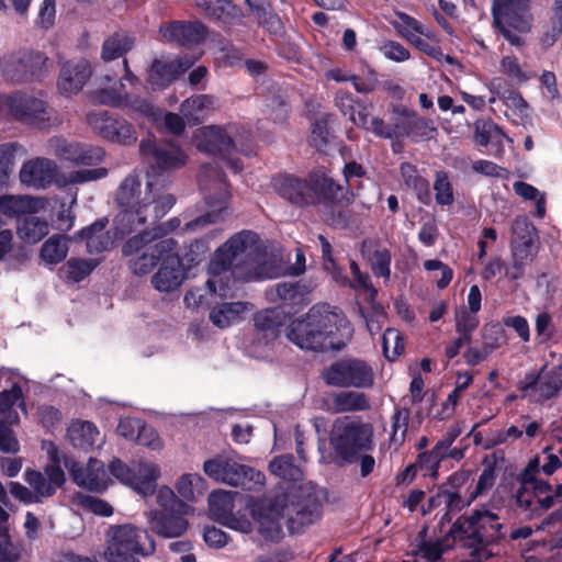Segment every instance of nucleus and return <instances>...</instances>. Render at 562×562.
<instances>
[{
  "mask_svg": "<svg viewBox=\"0 0 562 562\" xmlns=\"http://www.w3.org/2000/svg\"><path fill=\"white\" fill-rule=\"evenodd\" d=\"M257 245V235L244 231L232 236L212 256L205 285L211 294L227 297L234 294L238 280L273 279L281 270L272 262L255 267L250 258Z\"/></svg>",
  "mask_w": 562,
  "mask_h": 562,
  "instance_id": "obj_1",
  "label": "nucleus"
},
{
  "mask_svg": "<svg viewBox=\"0 0 562 562\" xmlns=\"http://www.w3.org/2000/svg\"><path fill=\"white\" fill-rule=\"evenodd\" d=\"M116 201L122 207L114 221L116 238H123L137 226L156 223L176 202L162 180L148 176L143 188L136 175H130L121 182Z\"/></svg>",
  "mask_w": 562,
  "mask_h": 562,
  "instance_id": "obj_2",
  "label": "nucleus"
},
{
  "mask_svg": "<svg viewBox=\"0 0 562 562\" xmlns=\"http://www.w3.org/2000/svg\"><path fill=\"white\" fill-rule=\"evenodd\" d=\"M249 508L258 524L260 533L268 539H276L282 530L281 520L285 517L292 533L300 532L305 526L321 517V504L315 497L299 499L296 490L278 495L274 499L260 498L251 501Z\"/></svg>",
  "mask_w": 562,
  "mask_h": 562,
  "instance_id": "obj_3",
  "label": "nucleus"
},
{
  "mask_svg": "<svg viewBox=\"0 0 562 562\" xmlns=\"http://www.w3.org/2000/svg\"><path fill=\"white\" fill-rule=\"evenodd\" d=\"M351 335V328L344 314L328 304H317L293 321L288 329V339L301 349H340Z\"/></svg>",
  "mask_w": 562,
  "mask_h": 562,
  "instance_id": "obj_4",
  "label": "nucleus"
},
{
  "mask_svg": "<svg viewBox=\"0 0 562 562\" xmlns=\"http://www.w3.org/2000/svg\"><path fill=\"white\" fill-rule=\"evenodd\" d=\"M272 186L282 199L300 207L322 202L348 205L353 200L349 188L336 183L325 168H317L305 178L278 176Z\"/></svg>",
  "mask_w": 562,
  "mask_h": 562,
  "instance_id": "obj_5",
  "label": "nucleus"
},
{
  "mask_svg": "<svg viewBox=\"0 0 562 562\" xmlns=\"http://www.w3.org/2000/svg\"><path fill=\"white\" fill-rule=\"evenodd\" d=\"M154 551L148 532L135 525H112L105 532L104 562H140Z\"/></svg>",
  "mask_w": 562,
  "mask_h": 562,
  "instance_id": "obj_6",
  "label": "nucleus"
},
{
  "mask_svg": "<svg viewBox=\"0 0 562 562\" xmlns=\"http://www.w3.org/2000/svg\"><path fill=\"white\" fill-rule=\"evenodd\" d=\"M503 507L501 497L493 496L491 505H483L471 516L459 519L451 530L454 541L475 547L490 544L503 538V525L497 510Z\"/></svg>",
  "mask_w": 562,
  "mask_h": 562,
  "instance_id": "obj_7",
  "label": "nucleus"
},
{
  "mask_svg": "<svg viewBox=\"0 0 562 562\" xmlns=\"http://www.w3.org/2000/svg\"><path fill=\"white\" fill-rule=\"evenodd\" d=\"M158 238L157 234L150 231H143L128 238L124 244L122 251L125 257H130L128 265L133 273L146 276L156 267L162 257L178 247L173 238Z\"/></svg>",
  "mask_w": 562,
  "mask_h": 562,
  "instance_id": "obj_8",
  "label": "nucleus"
},
{
  "mask_svg": "<svg viewBox=\"0 0 562 562\" xmlns=\"http://www.w3.org/2000/svg\"><path fill=\"white\" fill-rule=\"evenodd\" d=\"M105 168L83 169L74 171L69 178L60 179L58 169L53 160L36 157L25 161L20 170V180L23 184L34 189H45L53 183L63 187L67 183H81L105 177Z\"/></svg>",
  "mask_w": 562,
  "mask_h": 562,
  "instance_id": "obj_9",
  "label": "nucleus"
},
{
  "mask_svg": "<svg viewBox=\"0 0 562 562\" xmlns=\"http://www.w3.org/2000/svg\"><path fill=\"white\" fill-rule=\"evenodd\" d=\"M199 187L204 194L207 212L186 224L184 229L189 232L200 231L207 224L222 220L223 212L226 210V201L229 198L224 177L215 166L204 165L201 167Z\"/></svg>",
  "mask_w": 562,
  "mask_h": 562,
  "instance_id": "obj_10",
  "label": "nucleus"
},
{
  "mask_svg": "<svg viewBox=\"0 0 562 562\" xmlns=\"http://www.w3.org/2000/svg\"><path fill=\"white\" fill-rule=\"evenodd\" d=\"M373 427L348 417L335 420L330 434V445L344 461L351 462L363 451L373 446Z\"/></svg>",
  "mask_w": 562,
  "mask_h": 562,
  "instance_id": "obj_11",
  "label": "nucleus"
},
{
  "mask_svg": "<svg viewBox=\"0 0 562 562\" xmlns=\"http://www.w3.org/2000/svg\"><path fill=\"white\" fill-rule=\"evenodd\" d=\"M4 111L12 117L40 128L57 123L54 110L44 100L24 93L0 94V113Z\"/></svg>",
  "mask_w": 562,
  "mask_h": 562,
  "instance_id": "obj_12",
  "label": "nucleus"
},
{
  "mask_svg": "<svg viewBox=\"0 0 562 562\" xmlns=\"http://www.w3.org/2000/svg\"><path fill=\"white\" fill-rule=\"evenodd\" d=\"M48 58L31 49H19L0 59V74L5 81L12 83L41 79L48 72Z\"/></svg>",
  "mask_w": 562,
  "mask_h": 562,
  "instance_id": "obj_13",
  "label": "nucleus"
},
{
  "mask_svg": "<svg viewBox=\"0 0 562 562\" xmlns=\"http://www.w3.org/2000/svg\"><path fill=\"white\" fill-rule=\"evenodd\" d=\"M529 0H494V26L514 46H521L524 40L517 33L530 30V19L527 14Z\"/></svg>",
  "mask_w": 562,
  "mask_h": 562,
  "instance_id": "obj_14",
  "label": "nucleus"
},
{
  "mask_svg": "<svg viewBox=\"0 0 562 562\" xmlns=\"http://www.w3.org/2000/svg\"><path fill=\"white\" fill-rule=\"evenodd\" d=\"M199 250L203 245L199 241L190 245V250L180 258L177 249L162 257L158 270L151 277L153 286L159 292H171L180 288L187 278V271L199 261Z\"/></svg>",
  "mask_w": 562,
  "mask_h": 562,
  "instance_id": "obj_15",
  "label": "nucleus"
},
{
  "mask_svg": "<svg viewBox=\"0 0 562 562\" xmlns=\"http://www.w3.org/2000/svg\"><path fill=\"white\" fill-rule=\"evenodd\" d=\"M204 473L216 482L254 490L265 483V475L234 460L216 458L203 464Z\"/></svg>",
  "mask_w": 562,
  "mask_h": 562,
  "instance_id": "obj_16",
  "label": "nucleus"
},
{
  "mask_svg": "<svg viewBox=\"0 0 562 562\" xmlns=\"http://www.w3.org/2000/svg\"><path fill=\"white\" fill-rule=\"evenodd\" d=\"M115 77L111 75H103L97 78L98 88L93 92L94 101L112 106H127L132 110L139 112L153 121H158L161 116V111L151 105L145 99L132 98L125 90L122 82H114Z\"/></svg>",
  "mask_w": 562,
  "mask_h": 562,
  "instance_id": "obj_17",
  "label": "nucleus"
},
{
  "mask_svg": "<svg viewBox=\"0 0 562 562\" xmlns=\"http://www.w3.org/2000/svg\"><path fill=\"white\" fill-rule=\"evenodd\" d=\"M328 385L338 387L368 389L374 383L372 368L359 359H342L324 371Z\"/></svg>",
  "mask_w": 562,
  "mask_h": 562,
  "instance_id": "obj_18",
  "label": "nucleus"
},
{
  "mask_svg": "<svg viewBox=\"0 0 562 562\" xmlns=\"http://www.w3.org/2000/svg\"><path fill=\"white\" fill-rule=\"evenodd\" d=\"M43 449L53 463L45 468L44 473L35 470H26L24 473L26 483L34 490L38 501L52 496L65 482L64 471L59 467L61 454L58 448L53 442H43Z\"/></svg>",
  "mask_w": 562,
  "mask_h": 562,
  "instance_id": "obj_19",
  "label": "nucleus"
},
{
  "mask_svg": "<svg viewBox=\"0 0 562 562\" xmlns=\"http://www.w3.org/2000/svg\"><path fill=\"white\" fill-rule=\"evenodd\" d=\"M193 138L198 149L207 154L225 156L237 149V127L232 124L198 128Z\"/></svg>",
  "mask_w": 562,
  "mask_h": 562,
  "instance_id": "obj_20",
  "label": "nucleus"
},
{
  "mask_svg": "<svg viewBox=\"0 0 562 562\" xmlns=\"http://www.w3.org/2000/svg\"><path fill=\"white\" fill-rule=\"evenodd\" d=\"M72 481L82 488L92 492H103L111 483V477L102 461L90 458L87 464H80L75 460H65Z\"/></svg>",
  "mask_w": 562,
  "mask_h": 562,
  "instance_id": "obj_21",
  "label": "nucleus"
},
{
  "mask_svg": "<svg viewBox=\"0 0 562 562\" xmlns=\"http://www.w3.org/2000/svg\"><path fill=\"white\" fill-rule=\"evenodd\" d=\"M336 104L339 106L345 116H348L355 124L371 131L380 137H391L392 128L386 126L383 121L378 117L370 116L368 108L360 101L352 98L347 92H338Z\"/></svg>",
  "mask_w": 562,
  "mask_h": 562,
  "instance_id": "obj_22",
  "label": "nucleus"
},
{
  "mask_svg": "<svg viewBox=\"0 0 562 562\" xmlns=\"http://www.w3.org/2000/svg\"><path fill=\"white\" fill-rule=\"evenodd\" d=\"M519 387L526 395L535 391L539 401L557 397L562 391V366L542 370L538 375L526 374Z\"/></svg>",
  "mask_w": 562,
  "mask_h": 562,
  "instance_id": "obj_23",
  "label": "nucleus"
},
{
  "mask_svg": "<svg viewBox=\"0 0 562 562\" xmlns=\"http://www.w3.org/2000/svg\"><path fill=\"white\" fill-rule=\"evenodd\" d=\"M195 58L179 59L156 58L149 68L147 83L154 89H164L171 85L178 76L193 66Z\"/></svg>",
  "mask_w": 562,
  "mask_h": 562,
  "instance_id": "obj_24",
  "label": "nucleus"
},
{
  "mask_svg": "<svg viewBox=\"0 0 562 562\" xmlns=\"http://www.w3.org/2000/svg\"><path fill=\"white\" fill-rule=\"evenodd\" d=\"M48 145L54 155L76 164L92 165L101 160L104 155L101 148L69 143L63 138H53Z\"/></svg>",
  "mask_w": 562,
  "mask_h": 562,
  "instance_id": "obj_25",
  "label": "nucleus"
},
{
  "mask_svg": "<svg viewBox=\"0 0 562 562\" xmlns=\"http://www.w3.org/2000/svg\"><path fill=\"white\" fill-rule=\"evenodd\" d=\"M142 153L161 170H173L187 162V155L175 144L161 143L154 145L149 142L140 144Z\"/></svg>",
  "mask_w": 562,
  "mask_h": 562,
  "instance_id": "obj_26",
  "label": "nucleus"
},
{
  "mask_svg": "<svg viewBox=\"0 0 562 562\" xmlns=\"http://www.w3.org/2000/svg\"><path fill=\"white\" fill-rule=\"evenodd\" d=\"M91 77V67L88 60L79 59L63 65L57 87L60 93L71 95L78 93Z\"/></svg>",
  "mask_w": 562,
  "mask_h": 562,
  "instance_id": "obj_27",
  "label": "nucleus"
},
{
  "mask_svg": "<svg viewBox=\"0 0 562 562\" xmlns=\"http://www.w3.org/2000/svg\"><path fill=\"white\" fill-rule=\"evenodd\" d=\"M159 33L167 42L178 43L180 45L198 44L205 36V27L196 21H173L162 24L159 29Z\"/></svg>",
  "mask_w": 562,
  "mask_h": 562,
  "instance_id": "obj_28",
  "label": "nucleus"
},
{
  "mask_svg": "<svg viewBox=\"0 0 562 562\" xmlns=\"http://www.w3.org/2000/svg\"><path fill=\"white\" fill-rule=\"evenodd\" d=\"M67 437L75 448L83 451L100 448L104 442L97 426L88 420L72 422L67 429Z\"/></svg>",
  "mask_w": 562,
  "mask_h": 562,
  "instance_id": "obj_29",
  "label": "nucleus"
},
{
  "mask_svg": "<svg viewBox=\"0 0 562 562\" xmlns=\"http://www.w3.org/2000/svg\"><path fill=\"white\" fill-rule=\"evenodd\" d=\"M183 515L184 514L151 510L148 515V522L150 528L161 537H180L188 527L187 521L182 517Z\"/></svg>",
  "mask_w": 562,
  "mask_h": 562,
  "instance_id": "obj_30",
  "label": "nucleus"
},
{
  "mask_svg": "<svg viewBox=\"0 0 562 562\" xmlns=\"http://www.w3.org/2000/svg\"><path fill=\"white\" fill-rule=\"evenodd\" d=\"M251 310L247 302H223L214 305L210 311V321L218 328H227L243 319V315Z\"/></svg>",
  "mask_w": 562,
  "mask_h": 562,
  "instance_id": "obj_31",
  "label": "nucleus"
},
{
  "mask_svg": "<svg viewBox=\"0 0 562 562\" xmlns=\"http://www.w3.org/2000/svg\"><path fill=\"white\" fill-rule=\"evenodd\" d=\"M46 201L29 195H2L0 196V213L5 215L34 214L44 210Z\"/></svg>",
  "mask_w": 562,
  "mask_h": 562,
  "instance_id": "obj_32",
  "label": "nucleus"
},
{
  "mask_svg": "<svg viewBox=\"0 0 562 562\" xmlns=\"http://www.w3.org/2000/svg\"><path fill=\"white\" fill-rule=\"evenodd\" d=\"M361 252L370 262L375 277H381L385 280L390 279L391 254L386 248L376 245L372 240H366L362 244Z\"/></svg>",
  "mask_w": 562,
  "mask_h": 562,
  "instance_id": "obj_33",
  "label": "nucleus"
},
{
  "mask_svg": "<svg viewBox=\"0 0 562 562\" xmlns=\"http://www.w3.org/2000/svg\"><path fill=\"white\" fill-rule=\"evenodd\" d=\"M134 470L132 488L144 496L153 494L160 476L159 467L153 462L140 461L134 464Z\"/></svg>",
  "mask_w": 562,
  "mask_h": 562,
  "instance_id": "obj_34",
  "label": "nucleus"
},
{
  "mask_svg": "<svg viewBox=\"0 0 562 562\" xmlns=\"http://www.w3.org/2000/svg\"><path fill=\"white\" fill-rule=\"evenodd\" d=\"M216 105L212 95L199 94L183 101L180 105V113L188 123H196L204 120Z\"/></svg>",
  "mask_w": 562,
  "mask_h": 562,
  "instance_id": "obj_35",
  "label": "nucleus"
},
{
  "mask_svg": "<svg viewBox=\"0 0 562 562\" xmlns=\"http://www.w3.org/2000/svg\"><path fill=\"white\" fill-rule=\"evenodd\" d=\"M105 225L106 221L100 220L78 233V237L86 240L90 254L102 252L113 245L112 237L104 231Z\"/></svg>",
  "mask_w": 562,
  "mask_h": 562,
  "instance_id": "obj_36",
  "label": "nucleus"
},
{
  "mask_svg": "<svg viewBox=\"0 0 562 562\" xmlns=\"http://www.w3.org/2000/svg\"><path fill=\"white\" fill-rule=\"evenodd\" d=\"M175 488L180 498L195 503L205 494L207 484L199 473H183L175 483Z\"/></svg>",
  "mask_w": 562,
  "mask_h": 562,
  "instance_id": "obj_37",
  "label": "nucleus"
},
{
  "mask_svg": "<svg viewBox=\"0 0 562 562\" xmlns=\"http://www.w3.org/2000/svg\"><path fill=\"white\" fill-rule=\"evenodd\" d=\"M209 16L223 23H232L241 16V12L235 4L227 0H194Z\"/></svg>",
  "mask_w": 562,
  "mask_h": 562,
  "instance_id": "obj_38",
  "label": "nucleus"
},
{
  "mask_svg": "<svg viewBox=\"0 0 562 562\" xmlns=\"http://www.w3.org/2000/svg\"><path fill=\"white\" fill-rule=\"evenodd\" d=\"M394 15L397 20H391L390 23L404 40H406V35L416 36L419 34L432 42H437L436 34L418 20L401 11H396Z\"/></svg>",
  "mask_w": 562,
  "mask_h": 562,
  "instance_id": "obj_39",
  "label": "nucleus"
},
{
  "mask_svg": "<svg viewBox=\"0 0 562 562\" xmlns=\"http://www.w3.org/2000/svg\"><path fill=\"white\" fill-rule=\"evenodd\" d=\"M68 240L64 235H53L46 239L40 250L42 263L50 267L60 263L67 257Z\"/></svg>",
  "mask_w": 562,
  "mask_h": 562,
  "instance_id": "obj_40",
  "label": "nucleus"
},
{
  "mask_svg": "<svg viewBox=\"0 0 562 562\" xmlns=\"http://www.w3.org/2000/svg\"><path fill=\"white\" fill-rule=\"evenodd\" d=\"M135 44V38L124 32L114 33L102 44L101 58L104 61H111L123 57Z\"/></svg>",
  "mask_w": 562,
  "mask_h": 562,
  "instance_id": "obj_41",
  "label": "nucleus"
},
{
  "mask_svg": "<svg viewBox=\"0 0 562 562\" xmlns=\"http://www.w3.org/2000/svg\"><path fill=\"white\" fill-rule=\"evenodd\" d=\"M16 229L22 240L29 244H35L48 234L49 225L48 222L43 218L34 216L33 214H26V216L19 221Z\"/></svg>",
  "mask_w": 562,
  "mask_h": 562,
  "instance_id": "obj_42",
  "label": "nucleus"
},
{
  "mask_svg": "<svg viewBox=\"0 0 562 562\" xmlns=\"http://www.w3.org/2000/svg\"><path fill=\"white\" fill-rule=\"evenodd\" d=\"M237 493L231 491H215L209 495V508L211 516L218 522H224L234 510V496Z\"/></svg>",
  "mask_w": 562,
  "mask_h": 562,
  "instance_id": "obj_43",
  "label": "nucleus"
},
{
  "mask_svg": "<svg viewBox=\"0 0 562 562\" xmlns=\"http://www.w3.org/2000/svg\"><path fill=\"white\" fill-rule=\"evenodd\" d=\"M333 406L338 413L364 411L369 408V401L363 393L342 391L333 395Z\"/></svg>",
  "mask_w": 562,
  "mask_h": 562,
  "instance_id": "obj_44",
  "label": "nucleus"
},
{
  "mask_svg": "<svg viewBox=\"0 0 562 562\" xmlns=\"http://www.w3.org/2000/svg\"><path fill=\"white\" fill-rule=\"evenodd\" d=\"M99 265L97 259L71 258L63 267L61 272L71 282H80Z\"/></svg>",
  "mask_w": 562,
  "mask_h": 562,
  "instance_id": "obj_45",
  "label": "nucleus"
},
{
  "mask_svg": "<svg viewBox=\"0 0 562 562\" xmlns=\"http://www.w3.org/2000/svg\"><path fill=\"white\" fill-rule=\"evenodd\" d=\"M176 494L170 487L161 486L157 490L156 493V502L160 509H157L159 513H177V514H187L189 507L183 503L182 499L178 498Z\"/></svg>",
  "mask_w": 562,
  "mask_h": 562,
  "instance_id": "obj_46",
  "label": "nucleus"
},
{
  "mask_svg": "<svg viewBox=\"0 0 562 562\" xmlns=\"http://www.w3.org/2000/svg\"><path fill=\"white\" fill-rule=\"evenodd\" d=\"M269 469L272 474L288 481H297L302 476L301 468L294 464L293 457L289 454L274 458Z\"/></svg>",
  "mask_w": 562,
  "mask_h": 562,
  "instance_id": "obj_47",
  "label": "nucleus"
},
{
  "mask_svg": "<svg viewBox=\"0 0 562 562\" xmlns=\"http://www.w3.org/2000/svg\"><path fill=\"white\" fill-rule=\"evenodd\" d=\"M475 142L481 146H486L490 143L502 145L506 138L505 133L499 126L490 121L475 123Z\"/></svg>",
  "mask_w": 562,
  "mask_h": 562,
  "instance_id": "obj_48",
  "label": "nucleus"
},
{
  "mask_svg": "<svg viewBox=\"0 0 562 562\" xmlns=\"http://www.w3.org/2000/svg\"><path fill=\"white\" fill-rule=\"evenodd\" d=\"M401 172L405 184L416 191L420 201L426 202L429 199L428 181L420 177L415 167L409 164H403Z\"/></svg>",
  "mask_w": 562,
  "mask_h": 562,
  "instance_id": "obj_49",
  "label": "nucleus"
},
{
  "mask_svg": "<svg viewBox=\"0 0 562 562\" xmlns=\"http://www.w3.org/2000/svg\"><path fill=\"white\" fill-rule=\"evenodd\" d=\"M105 138L124 145L132 144L137 139L134 127L121 119H113L110 130L106 131Z\"/></svg>",
  "mask_w": 562,
  "mask_h": 562,
  "instance_id": "obj_50",
  "label": "nucleus"
},
{
  "mask_svg": "<svg viewBox=\"0 0 562 562\" xmlns=\"http://www.w3.org/2000/svg\"><path fill=\"white\" fill-rule=\"evenodd\" d=\"M513 261L517 268L525 267L538 251V238L530 241H510Z\"/></svg>",
  "mask_w": 562,
  "mask_h": 562,
  "instance_id": "obj_51",
  "label": "nucleus"
},
{
  "mask_svg": "<svg viewBox=\"0 0 562 562\" xmlns=\"http://www.w3.org/2000/svg\"><path fill=\"white\" fill-rule=\"evenodd\" d=\"M503 102L506 106L505 114L513 117L514 121L524 120L529 115V108L522 97L515 91H509L503 95Z\"/></svg>",
  "mask_w": 562,
  "mask_h": 562,
  "instance_id": "obj_52",
  "label": "nucleus"
},
{
  "mask_svg": "<svg viewBox=\"0 0 562 562\" xmlns=\"http://www.w3.org/2000/svg\"><path fill=\"white\" fill-rule=\"evenodd\" d=\"M530 484L533 490L535 501L525 499L524 494H520L518 495L519 503H526V506L530 507L535 502H537L543 509H548L553 506L554 497L550 494L551 486L547 482L536 481Z\"/></svg>",
  "mask_w": 562,
  "mask_h": 562,
  "instance_id": "obj_53",
  "label": "nucleus"
},
{
  "mask_svg": "<svg viewBox=\"0 0 562 562\" xmlns=\"http://www.w3.org/2000/svg\"><path fill=\"white\" fill-rule=\"evenodd\" d=\"M499 71L507 76L512 81L521 83L527 81L530 76L524 69L518 58L514 55H505L499 61Z\"/></svg>",
  "mask_w": 562,
  "mask_h": 562,
  "instance_id": "obj_54",
  "label": "nucleus"
},
{
  "mask_svg": "<svg viewBox=\"0 0 562 562\" xmlns=\"http://www.w3.org/2000/svg\"><path fill=\"white\" fill-rule=\"evenodd\" d=\"M382 347L384 356L389 360L396 359L404 350L400 331L395 328H387L382 336Z\"/></svg>",
  "mask_w": 562,
  "mask_h": 562,
  "instance_id": "obj_55",
  "label": "nucleus"
},
{
  "mask_svg": "<svg viewBox=\"0 0 562 562\" xmlns=\"http://www.w3.org/2000/svg\"><path fill=\"white\" fill-rule=\"evenodd\" d=\"M445 549L446 548L443 547L442 542L439 540L434 542L420 540L412 549V553L415 557L426 560L427 562H437L441 558Z\"/></svg>",
  "mask_w": 562,
  "mask_h": 562,
  "instance_id": "obj_56",
  "label": "nucleus"
},
{
  "mask_svg": "<svg viewBox=\"0 0 562 562\" xmlns=\"http://www.w3.org/2000/svg\"><path fill=\"white\" fill-rule=\"evenodd\" d=\"M409 413L406 408L396 409L392 417L391 442L401 446L407 432Z\"/></svg>",
  "mask_w": 562,
  "mask_h": 562,
  "instance_id": "obj_57",
  "label": "nucleus"
},
{
  "mask_svg": "<svg viewBox=\"0 0 562 562\" xmlns=\"http://www.w3.org/2000/svg\"><path fill=\"white\" fill-rule=\"evenodd\" d=\"M483 345L493 352L506 342L505 331L499 324H486L482 328Z\"/></svg>",
  "mask_w": 562,
  "mask_h": 562,
  "instance_id": "obj_58",
  "label": "nucleus"
},
{
  "mask_svg": "<svg viewBox=\"0 0 562 562\" xmlns=\"http://www.w3.org/2000/svg\"><path fill=\"white\" fill-rule=\"evenodd\" d=\"M378 49L386 59L395 63H404L411 58L409 50L396 41H383Z\"/></svg>",
  "mask_w": 562,
  "mask_h": 562,
  "instance_id": "obj_59",
  "label": "nucleus"
},
{
  "mask_svg": "<svg viewBox=\"0 0 562 562\" xmlns=\"http://www.w3.org/2000/svg\"><path fill=\"white\" fill-rule=\"evenodd\" d=\"M406 41L412 44L414 47H416L418 50L425 53L426 55L432 57L437 61H441L443 57V53L441 52L440 47L438 46V40L437 42H432L425 36H422L417 34L416 36H409L406 35Z\"/></svg>",
  "mask_w": 562,
  "mask_h": 562,
  "instance_id": "obj_60",
  "label": "nucleus"
},
{
  "mask_svg": "<svg viewBox=\"0 0 562 562\" xmlns=\"http://www.w3.org/2000/svg\"><path fill=\"white\" fill-rule=\"evenodd\" d=\"M512 241H530L537 237L535 226L528 221L526 216H518L512 225Z\"/></svg>",
  "mask_w": 562,
  "mask_h": 562,
  "instance_id": "obj_61",
  "label": "nucleus"
},
{
  "mask_svg": "<svg viewBox=\"0 0 562 562\" xmlns=\"http://www.w3.org/2000/svg\"><path fill=\"white\" fill-rule=\"evenodd\" d=\"M450 439L443 438L442 440L437 442V445L431 449L430 452L424 453L419 457L422 462L428 464L434 475L437 473V468L440 460L447 456V451L450 448Z\"/></svg>",
  "mask_w": 562,
  "mask_h": 562,
  "instance_id": "obj_62",
  "label": "nucleus"
},
{
  "mask_svg": "<svg viewBox=\"0 0 562 562\" xmlns=\"http://www.w3.org/2000/svg\"><path fill=\"white\" fill-rule=\"evenodd\" d=\"M495 480V470L492 467L485 468L479 476L474 491L469 496L468 504L490 492L494 486Z\"/></svg>",
  "mask_w": 562,
  "mask_h": 562,
  "instance_id": "obj_63",
  "label": "nucleus"
},
{
  "mask_svg": "<svg viewBox=\"0 0 562 562\" xmlns=\"http://www.w3.org/2000/svg\"><path fill=\"white\" fill-rule=\"evenodd\" d=\"M436 201L441 205H450L453 202V192L448 177L445 173H437L434 184Z\"/></svg>",
  "mask_w": 562,
  "mask_h": 562,
  "instance_id": "obj_64",
  "label": "nucleus"
}]
</instances>
